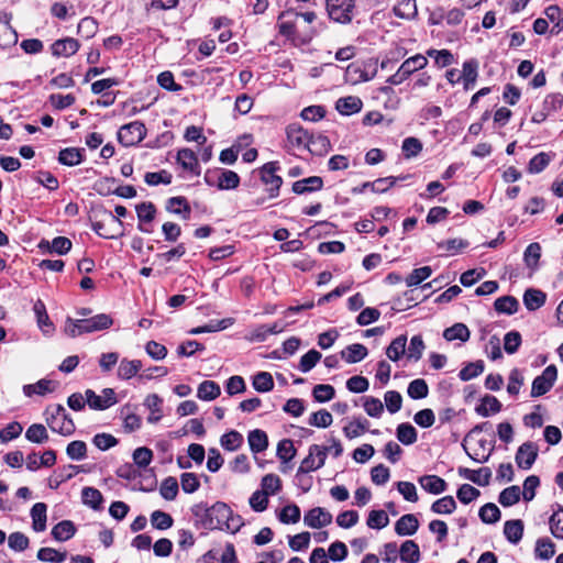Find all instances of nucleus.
I'll return each instance as SVG.
<instances>
[{"label": "nucleus", "mask_w": 563, "mask_h": 563, "mask_svg": "<svg viewBox=\"0 0 563 563\" xmlns=\"http://www.w3.org/2000/svg\"><path fill=\"white\" fill-rule=\"evenodd\" d=\"M190 511L194 517L196 528L208 530H224L236 533L244 525L240 515H234L232 509L222 501H217L212 506L207 503L195 504Z\"/></svg>", "instance_id": "obj_1"}, {"label": "nucleus", "mask_w": 563, "mask_h": 563, "mask_svg": "<svg viewBox=\"0 0 563 563\" xmlns=\"http://www.w3.org/2000/svg\"><path fill=\"white\" fill-rule=\"evenodd\" d=\"M112 324L113 319L107 313H99L84 319L68 317L65 321L64 332L70 338H76L86 333L109 329Z\"/></svg>", "instance_id": "obj_2"}, {"label": "nucleus", "mask_w": 563, "mask_h": 563, "mask_svg": "<svg viewBox=\"0 0 563 563\" xmlns=\"http://www.w3.org/2000/svg\"><path fill=\"white\" fill-rule=\"evenodd\" d=\"M48 428L64 437L75 432V423L63 405L51 406L45 411Z\"/></svg>", "instance_id": "obj_3"}, {"label": "nucleus", "mask_w": 563, "mask_h": 563, "mask_svg": "<svg viewBox=\"0 0 563 563\" xmlns=\"http://www.w3.org/2000/svg\"><path fill=\"white\" fill-rule=\"evenodd\" d=\"M92 230L103 239H118L123 235V223L111 211L103 210L102 219L92 222Z\"/></svg>", "instance_id": "obj_4"}, {"label": "nucleus", "mask_w": 563, "mask_h": 563, "mask_svg": "<svg viewBox=\"0 0 563 563\" xmlns=\"http://www.w3.org/2000/svg\"><path fill=\"white\" fill-rule=\"evenodd\" d=\"M325 9L333 22L349 24L354 16L355 0H325Z\"/></svg>", "instance_id": "obj_5"}, {"label": "nucleus", "mask_w": 563, "mask_h": 563, "mask_svg": "<svg viewBox=\"0 0 563 563\" xmlns=\"http://www.w3.org/2000/svg\"><path fill=\"white\" fill-rule=\"evenodd\" d=\"M147 130L141 121H133L122 125L118 131V141L125 147L141 143L146 136Z\"/></svg>", "instance_id": "obj_6"}, {"label": "nucleus", "mask_w": 563, "mask_h": 563, "mask_svg": "<svg viewBox=\"0 0 563 563\" xmlns=\"http://www.w3.org/2000/svg\"><path fill=\"white\" fill-rule=\"evenodd\" d=\"M280 169L278 162H268L260 168V178L267 186L269 198H276L283 185V178L276 173Z\"/></svg>", "instance_id": "obj_7"}, {"label": "nucleus", "mask_w": 563, "mask_h": 563, "mask_svg": "<svg viewBox=\"0 0 563 563\" xmlns=\"http://www.w3.org/2000/svg\"><path fill=\"white\" fill-rule=\"evenodd\" d=\"M558 377L555 365L547 366L542 374L537 376L532 382L531 397H540L551 390Z\"/></svg>", "instance_id": "obj_8"}, {"label": "nucleus", "mask_w": 563, "mask_h": 563, "mask_svg": "<svg viewBox=\"0 0 563 563\" xmlns=\"http://www.w3.org/2000/svg\"><path fill=\"white\" fill-rule=\"evenodd\" d=\"M308 131L303 130L297 123L289 124L286 128V137H287V148L288 150H306L308 140H309Z\"/></svg>", "instance_id": "obj_9"}, {"label": "nucleus", "mask_w": 563, "mask_h": 563, "mask_svg": "<svg viewBox=\"0 0 563 563\" xmlns=\"http://www.w3.org/2000/svg\"><path fill=\"white\" fill-rule=\"evenodd\" d=\"M539 449L533 442L522 443L516 453L515 461L519 468L530 470L538 457Z\"/></svg>", "instance_id": "obj_10"}, {"label": "nucleus", "mask_w": 563, "mask_h": 563, "mask_svg": "<svg viewBox=\"0 0 563 563\" xmlns=\"http://www.w3.org/2000/svg\"><path fill=\"white\" fill-rule=\"evenodd\" d=\"M303 522L311 529H320L332 522V515L324 508L314 507L306 512Z\"/></svg>", "instance_id": "obj_11"}, {"label": "nucleus", "mask_w": 563, "mask_h": 563, "mask_svg": "<svg viewBox=\"0 0 563 563\" xmlns=\"http://www.w3.org/2000/svg\"><path fill=\"white\" fill-rule=\"evenodd\" d=\"M284 329L285 323L283 321L273 324H258L251 329L247 339L251 342H264L271 334L280 333Z\"/></svg>", "instance_id": "obj_12"}, {"label": "nucleus", "mask_w": 563, "mask_h": 563, "mask_svg": "<svg viewBox=\"0 0 563 563\" xmlns=\"http://www.w3.org/2000/svg\"><path fill=\"white\" fill-rule=\"evenodd\" d=\"M80 48V44L76 38L65 37L56 40L51 45L52 55L54 57H70L75 55Z\"/></svg>", "instance_id": "obj_13"}, {"label": "nucleus", "mask_w": 563, "mask_h": 563, "mask_svg": "<svg viewBox=\"0 0 563 563\" xmlns=\"http://www.w3.org/2000/svg\"><path fill=\"white\" fill-rule=\"evenodd\" d=\"M323 188V179L319 176H310L292 184L291 190L296 195H306L319 191Z\"/></svg>", "instance_id": "obj_14"}, {"label": "nucleus", "mask_w": 563, "mask_h": 563, "mask_svg": "<svg viewBox=\"0 0 563 563\" xmlns=\"http://www.w3.org/2000/svg\"><path fill=\"white\" fill-rule=\"evenodd\" d=\"M457 472L461 477L479 486H487L492 478V471L489 467H482L476 471L466 467H459Z\"/></svg>", "instance_id": "obj_15"}, {"label": "nucleus", "mask_w": 563, "mask_h": 563, "mask_svg": "<svg viewBox=\"0 0 563 563\" xmlns=\"http://www.w3.org/2000/svg\"><path fill=\"white\" fill-rule=\"evenodd\" d=\"M177 163L186 170L199 176L201 168L198 162V157L195 152L190 148H181L177 153Z\"/></svg>", "instance_id": "obj_16"}, {"label": "nucleus", "mask_w": 563, "mask_h": 563, "mask_svg": "<svg viewBox=\"0 0 563 563\" xmlns=\"http://www.w3.org/2000/svg\"><path fill=\"white\" fill-rule=\"evenodd\" d=\"M71 241L66 236H57L53 241L42 240L38 247L43 252L56 253L58 255L67 254L71 249Z\"/></svg>", "instance_id": "obj_17"}, {"label": "nucleus", "mask_w": 563, "mask_h": 563, "mask_svg": "<svg viewBox=\"0 0 563 563\" xmlns=\"http://www.w3.org/2000/svg\"><path fill=\"white\" fill-rule=\"evenodd\" d=\"M58 386L57 382L51 379H40L35 384H29L23 386V393L25 396L31 397L33 395L44 396L48 393H53Z\"/></svg>", "instance_id": "obj_18"}, {"label": "nucleus", "mask_w": 563, "mask_h": 563, "mask_svg": "<svg viewBox=\"0 0 563 563\" xmlns=\"http://www.w3.org/2000/svg\"><path fill=\"white\" fill-rule=\"evenodd\" d=\"M11 14H4L0 19V45L8 47L18 42V33L10 24Z\"/></svg>", "instance_id": "obj_19"}, {"label": "nucleus", "mask_w": 563, "mask_h": 563, "mask_svg": "<svg viewBox=\"0 0 563 563\" xmlns=\"http://www.w3.org/2000/svg\"><path fill=\"white\" fill-rule=\"evenodd\" d=\"M363 102L362 100L356 96H347L338 99L335 102V109L342 114V115H352L362 110Z\"/></svg>", "instance_id": "obj_20"}, {"label": "nucleus", "mask_w": 563, "mask_h": 563, "mask_svg": "<svg viewBox=\"0 0 563 563\" xmlns=\"http://www.w3.org/2000/svg\"><path fill=\"white\" fill-rule=\"evenodd\" d=\"M419 528V521L412 514L401 516L395 523V531L398 536H412Z\"/></svg>", "instance_id": "obj_21"}, {"label": "nucleus", "mask_w": 563, "mask_h": 563, "mask_svg": "<svg viewBox=\"0 0 563 563\" xmlns=\"http://www.w3.org/2000/svg\"><path fill=\"white\" fill-rule=\"evenodd\" d=\"M418 482L426 492L433 495L444 493L448 488L446 482L437 475H423Z\"/></svg>", "instance_id": "obj_22"}, {"label": "nucleus", "mask_w": 563, "mask_h": 563, "mask_svg": "<svg viewBox=\"0 0 563 563\" xmlns=\"http://www.w3.org/2000/svg\"><path fill=\"white\" fill-rule=\"evenodd\" d=\"M166 210L170 213L180 216L188 220L191 214V208L185 197H172L166 201Z\"/></svg>", "instance_id": "obj_23"}, {"label": "nucleus", "mask_w": 563, "mask_h": 563, "mask_svg": "<svg viewBox=\"0 0 563 563\" xmlns=\"http://www.w3.org/2000/svg\"><path fill=\"white\" fill-rule=\"evenodd\" d=\"M33 311L36 317V322L38 328L43 331L44 334H49L54 330L53 322L49 320V317L46 311V307L41 299H37L34 302Z\"/></svg>", "instance_id": "obj_24"}, {"label": "nucleus", "mask_w": 563, "mask_h": 563, "mask_svg": "<svg viewBox=\"0 0 563 563\" xmlns=\"http://www.w3.org/2000/svg\"><path fill=\"white\" fill-rule=\"evenodd\" d=\"M142 366L140 360L122 358L118 366L117 376L122 380L131 379L139 373Z\"/></svg>", "instance_id": "obj_25"}, {"label": "nucleus", "mask_w": 563, "mask_h": 563, "mask_svg": "<svg viewBox=\"0 0 563 563\" xmlns=\"http://www.w3.org/2000/svg\"><path fill=\"white\" fill-rule=\"evenodd\" d=\"M46 512L47 506L44 503H36L31 508L32 528L36 532H42L46 529Z\"/></svg>", "instance_id": "obj_26"}, {"label": "nucleus", "mask_w": 563, "mask_h": 563, "mask_svg": "<svg viewBox=\"0 0 563 563\" xmlns=\"http://www.w3.org/2000/svg\"><path fill=\"white\" fill-rule=\"evenodd\" d=\"M331 147L330 140L328 136L318 134L309 135L308 144L306 150L313 155L322 156L329 152Z\"/></svg>", "instance_id": "obj_27"}, {"label": "nucleus", "mask_w": 563, "mask_h": 563, "mask_svg": "<svg viewBox=\"0 0 563 563\" xmlns=\"http://www.w3.org/2000/svg\"><path fill=\"white\" fill-rule=\"evenodd\" d=\"M84 161V148L66 147L59 151L58 162L65 166H77Z\"/></svg>", "instance_id": "obj_28"}, {"label": "nucleus", "mask_w": 563, "mask_h": 563, "mask_svg": "<svg viewBox=\"0 0 563 563\" xmlns=\"http://www.w3.org/2000/svg\"><path fill=\"white\" fill-rule=\"evenodd\" d=\"M136 214L140 221L139 230L145 233L151 231L142 225L143 222H152L155 219L156 208L152 202H142L136 206Z\"/></svg>", "instance_id": "obj_29"}, {"label": "nucleus", "mask_w": 563, "mask_h": 563, "mask_svg": "<svg viewBox=\"0 0 563 563\" xmlns=\"http://www.w3.org/2000/svg\"><path fill=\"white\" fill-rule=\"evenodd\" d=\"M547 296L543 291L529 288L523 294V303L530 311L541 308L545 303Z\"/></svg>", "instance_id": "obj_30"}, {"label": "nucleus", "mask_w": 563, "mask_h": 563, "mask_svg": "<svg viewBox=\"0 0 563 563\" xmlns=\"http://www.w3.org/2000/svg\"><path fill=\"white\" fill-rule=\"evenodd\" d=\"M51 533L56 541H67L75 536L76 527L73 521L63 520L53 527Z\"/></svg>", "instance_id": "obj_31"}, {"label": "nucleus", "mask_w": 563, "mask_h": 563, "mask_svg": "<svg viewBox=\"0 0 563 563\" xmlns=\"http://www.w3.org/2000/svg\"><path fill=\"white\" fill-rule=\"evenodd\" d=\"M504 534L510 543L517 544L522 539L523 522L520 519L506 521L504 525Z\"/></svg>", "instance_id": "obj_32"}, {"label": "nucleus", "mask_w": 563, "mask_h": 563, "mask_svg": "<svg viewBox=\"0 0 563 563\" xmlns=\"http://www.w3.org/2000/svg\"><path fill=\"white\" fill-rule=\"evenodd\" d=\"M400 560L404 563H417L420 560V550L413 540H406L399 549Z\"/></svg>", "instance_id": "obj_33"}, {"label": "nucleus", "mask_w": 563, "mask_h": 563, "mask_svg": "<svg viewBox=\"0 0 563 563\" xmlns=\"http://www.w3.org/2000/svg\"><path fill=\"white\" fill-rule=\"evenodd\" d=\"M247 440L250 449L253 453L263 452L268 446V437L266 432L260 429L250 431Z\"/></svg>", "instance_id": "obj_34"}, {"label": "nucleus", "mask_w": 563, "mask_h": 563, "mask_svg": "<svg viewBox=\"0 0 563 563\" xmlns=\"http://www.w3.org/2000/svg\"><path fill=\"white\" fill-rule=\"evenodd\" d=\"M221 394V389L218 383L213 380H203L197 390V397L205 401H211L218 398Z\"/></svg>", "instance_id": "obj_35"}, {"label": "nucleus", "mask_w": 563, "mask_h": 563, "mask_svg": "<svg viewBox=\"0 0 563 563\" xmlns=\"http://www.w3.org/2000/svg\"><path fill=\"white\" fill-rule=\"evenodd\" d=\"M501 410L500 401L490 395H486L482 398V401L476 406L475 411L482 417H488L490 413H497Z\"/></svg>", "instance_id": "obj_36"}, {"label": "nucleus", "mask_w": 563, "mask_h": 563, "mask_svg": "<svg viewBox=\"0 0 563 563\" xmlns=\"http://www.w3.org/2000/svg\"><path fill=\"white\" fill-rule=\"evenodd\" d=\"M341 356L350 364L357 363L367 356V349L363 344L354 343L343 350Z\"/></svg>", "instance_id": "obj_37"}, {"label": "nucleus", "mask_w": 563, "mask_h": 563, "mask_svg": "<svg viewBox=\"0 0 563 563\" xmlns=\"http://www.w3.org/2000/svg\"><path fill=\"white\" fill-rule=\"evenodd\" d=\"M471 332L464 323H455L446 328L443 332V338L446 341L460 340L466 342L470 339Z\"/></svg>", "instance_id": "obj_38"}, {"label": "nucleus", "mask_w": 563, "mask_h": 563, "mask_svg": "<svg viewBox=\"0 0 563 563\" xmlns=\"http://www.w3.org/2000/svg\"><path fill=\"white\" fill-rule=\"evenodd\" d=\"M240 185V176L229 169H221V173L218 177V189L220 190H230L235 189Z\"/></svg>", "instance_id": "obj_39"}, {"label": "nucleus", "mask_w": 563, "mask_h": 563, "mask_svg": "<svg viewBox=\"0 0 563 563\" xmlns=\"http://www.w3.org/2000/svg\"><path fill=\"white\" fill-rule=\"evenodd\" d=\"M396 437L398 441L405 445H411L418 439L417 430L408 422L398 424L396 429Z\"/></svg>", "instance_id": "obj_40"}, {"label": "nucleus", "mask_w": 563, "mask_h": 563, "mask_svg": "<svg viewBox=\"0 0 563 563\" xmlns=\"http://www.w3.org/2000/svg\"><path fill=\"white\" fill-rule=\"evenodd\" d=\"M428 64L427 57H424L421 54H417L415 56H411L407 58L401 65V74H405L407 77H409L412 73L422 69Z\"/></svg>", "instance_id": "obj_41"}, {"label": "nucleus", "mask_w": 563, "mask_h": 563, "mask_svg": "<svg viewBox=\"0 0 563 563\" xmlns=\"http://www.w3.org/2000/svg\"><path fill=\"white\" fill-rule=\"evenodd\" d=\"M494 307L497 312L510 316L518 311L519 302L512 296H503L495 300Z\"/></svg>", "instance_id": "obj_42"}, {"label": "nucleus", "mask_w": 563, "mask_h": 563, "mask_svg": "<svg viewBox=\"0 0 563 563\" xmlns=\"http://www.w3.org/2000/svg\"><path fill=\"white\" fill-rule=\"evenodd\" d=\"M555 553V544L549 538H540L536 542L534 554L540 560H550Z\"/></svg>", "instance_id": "obj_43"}, {"label": "nucleus", "mask_w": 563, "mask_h": 563, "mask_svg": "<svg viewBox=\"0 0 563 563\" xmlns=\"http://www.w3.org/2000/svg\"><path fill=\"white\" fill-rule=\"evenodd\" d=\"M394 14L401 19H413L418 11L416 0H402L394 7Z\"/></svg>", "instance_id": "obj_44"}, {"label": "nucleus", "mask_w": 563, "mask_h": 563, "mask_svg": "<svg viewBox=\"0 0 563 563\" xmlns=\"http://www.w3.org/2000/svg\"><path fill=\"white\" fill-rule=\"evenodd\" d=\"M406 335H399L394 339L389 346L386 349V355L388 358L394 362L398 361L406 352Z\"/></svg>", "instance_id": "obj_45"}, {"label": "nucleus", "mask_w": 563, "mask_h": 563, "mask_svg": "<svg viewBox=\"0 0 563 563\" xmlns=\"http://www.w3.org/2000/svg\"><path fill=\"white\" fill-rule=\"evenodd\" d=\"M25 438L32 443H44L48 440V433L44 424L33 423L26 429Z\"/></svg>", "instance_id": "obj_46"}, {"label": "nucleus", "mask_w": 563, "mask_h": 563, "mask_svg": "<svg viewBox=\"0 0 563 563\" xmlns=\"http://www.w3.org/2000/svg\"><path fill=\"white\" fill-rule=\"evenodd\" d=\"M485 365L482 360L467 363L459 373V377L463 382L471 380L479 376L484 372Z\"/></svg>", "instance_id": "obj_47"}, {"label": "nucleus", "mask_w": 563, "mask_h": 563, "mask_svg": "<svg viewBox=\"0 0 563 563\" xmlns=\"http://www.w3.org/2000/svg\"><path fill=\"white\" fill-rule=\"evenodd\" d=\"M456 509V503L450 495L435 500L431 505V511L438 515H450Z\"/></svg>", "instance_id": "obj_48"}, {"label": "nucleus", "mask_w": 563, "mask_h": 563, "mask_svg": "<svg viewBox=\"0 0 563 563\" xmlns=\"http://www.w3.org/2000/svg\"><path fill=\"white\" fill-rule=\"evenodd\" d=\"M297 450L290 439H283L277 444L276 455L283 462L287 463L296 456Z\"/></svg>", "instance_id": "obj_49"}, {"label": "nucleus", "mask_w": 563, "mask_h": 563, "mask_svg": "<svg viewBox=\"0 0 563 563\" xmlns=\"http://www.w3.org/2000/svg\"><path fill=\"white\" fill-rule=\"evenodd\" d=\"M521 490L519 486H509L501 490L498 497V501L504 507H510L517 504L520 500Z\"/></svg>", "instance_id": "obj_50"}, {"label": "nucleus", "mask_w": 563, "mask_h": 563, "mask_svg": "<svg viewBox=\"0 0 563 563\" xmlns=\"http://www.w3.org/2000/svg\"><path fill=\"white\" fill-rule=\"evenodd\" d=\"M253 387L258 393H267L274 388L273 376L268 372H260L253 377Z\"/></svg>", "instance_id": "obj_51"}, {"label": "nucleus", "mask_w": 563, "mask_h": 563, "mask_svg": "<svg viewBox=\"0 0 563 563\" xmlns=\"http://www.w3.org/2000/svg\"><path fill=\"white\" fill-rule=\"evenodd\" d=\"M478 516L484 523L493 525L500 520V510L495 504L487 503L481 507Z\"/></svg>", "instance_id": "obj_52"}, {"label": "nucleus", "mask_w": 563, "mask_h": 563, "mask_svg": "<svg viewBox=\"0 0 563 563\" xmlns=\"http://www.w3.org/2000/svg\"><path fill=\"white\" fill-rule=\"evenodd\" d=\"M368 424L366 419H354L343 428V433L347 439H355L367 430Z\"/></svg>", "instance_id": "obj_53"}, {"label": "nucleus", "mask_w": 563, "mask_h": 563, "mask_svg": "<svg viewBox=\"0 0 563 563\" xmlns=\"http://www.w3.org/2000/svg\"><path fill=\"white\" fill-rule=\"evenodd\" d=\"M220 443L224 450L235 451L242 445L243 437L240 432L231 430L221 437Z\"/></svg>", "instance_id": "obj_54"}, {"label": "nucleus", "mask_w": 563, "mask_h": 563, "mask_svg": "<svg viewBox=\"0 0 563 563\" xmlns=\"http://www.w3.org/2000/svg\"><path fill=\"white\" fill-rule=\"evenodd\" d=\"M429 387L424 379L417 378L409 383L407 394L412 399H422L428 396Z\"/></svg>", "instance_id": "obj_55"}, {"label": "nucleus", "mask_w": 563, "mask_h": 563, "mask_svg": "<svg viewBox=\"0 0 563 563\" xmlns=\"http://www.w3.org/2000/svg\"><path fill=\"white\" fill-rule=\"evenodd\" d=\"M262 492L266 496L276 495L282 489V481L275 474H266L261 482Z\"/></svg>", "instance_id": "obj_56"}, {"label": "nucleus", "mask_w": 563, "mask_h": 563, "mask_svg": "<svg viewBox=\"0 0 563 563\" xmlns=\"http://www.w3.org/2000/svg\"><path fill=\"white\" fill-rule=\"evenodd\" d=\"M82 503L92 509H99L103 500L101 493L93 487H85L81 490Z\"/></svg>", "instance_id": "obj_57"}, {"label": "nucleus", "mask_w": 563, "mask_h": 563, "mask_svg": "<svg viewBox=\"0 0 563 563\" xmlns=\"http://www.w3.org/2000/svg\"><path fill=\"white\" fill-rule=\"evenodd\" d=\"M173 176L166 169H162L159 172H148L144 176V181L148 186H157V185H169L172 184Z\"/></svg>", "instance_id": "obj_58"}, {"label": "nucleus", "mask_w": 563, "mask_h": 563, "mask_svg": "<svg viewBox=\"0 0 563 563\" xmlns=\"http://www.w3.org/2000/svg\"><path fill=\"white\" fill-rule=\"evenodd\" d=\"M300 508L295 505H287L278 514V520L282 523L288 525V523H297L300 520Z\"/></svg>", "instance_id": "obj_59"}, {"label": "nucleus", "mask_w": 563, "mask_h": 563, "mask_svg": "<svg viewBox=\"0 0 563 563\" xmlns=\"http://www.w3.org/2000/svg\"><path fill=\"white\" fill-rule=\"evenodd\" d=\"M547 18L554 23L552 34H559L563 30V12L558 5H550L544 11Z\"/></svg>", "instance_id": "obj_60"}, {"label": "nucleus", "mask_w": 563, "mask_h": 563, "mask_svg": "<svg viewBox=\"0 0 563 563\" xmlns=\"http://www.w3.org/2000/svg\"><path fill=\"white\" fill-rule=\"evenodd\" d=\"M322 355L317 350H310L306 354H303L299 362V371L302 373L310 372L317 363L321 360Z\"/></svg>", "instance_id": "obj_61"}, {"label": "nucleus", "mask_w": 563, "mask_h": 563, "mask_svg": "<svg viewBox=\"0 0 563 563\" xmlns=\"http://www.w3.org/2000/svg\"><path fill=\"white\" fill-rule=\"evenodd\" d=\"M66 454L70 460L81 461L87 456V445L80 440L71 441L66 448Z\"/></svg>", "instance_id": "obj_62"}, {"label": "nucleus", "mask_w": 563, "mask_h": 563, "mask_svg": "<svg viewBox=\"0 0 563 563\" xmlns=\"http://www.w3.org/2000/svg\"><path fill=\"white\" fill-rule=\"evenodd\" d=\"M541 257V245L537 242L530 243L523 254V261L529 268H536Z\"/></svg>", "instance_id": "obj_63"}, {"label": "nucleus", "mask_w": 563, "mask_h": 563, "mask_svg": "<svg viewBox=\"0 0 563 563\" xmlns=\"http://www.w3.org/2000/svg\"><path fill=\"white\" fill-rule=\"evenodd\" d=\"M550 531L556 538L563 540V507H560L549 519Z\"/></svg>", "instance_id": "obj_64"}]
</instances>
